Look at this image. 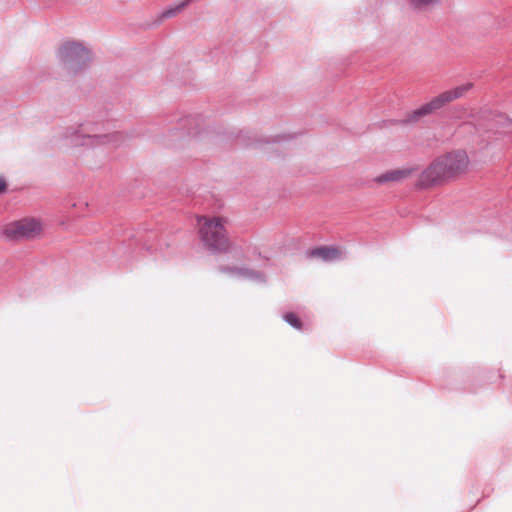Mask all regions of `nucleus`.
Listing matches in <instances>:
<instances>
[{
    "mask_svg": "<svg viewBox=\"0 0 512 512\" xmlns=\"http://www.w3.org/2000/svg\"><path fill=\"white\" fill-rule=\"evenodd\" d=\"M470 159L463 150H455L436 158L419 176L421 188L441 185L468 172Z\"/></svg>",
    "mask_w": 512,
    "mask_h": 512,
    "instance_id": "nucleus-1",
    "label": "nucleus"
},
{
    "mask_svg": "<svg viewBox=\"0 0 512 512\" xmlns=\"http://www.w3.org/2000/svg\"><path fill=\"white\" fill-rule=\"evenodd\" d=\"M226 224L227 220L222 217L199 216L197 226L204 246L214 251H226L229 248Z\"/></svg>",
    "mask_w": 512,
    "mask_h": 512,
    "instance_id": "nucleus-2",
    "label": "nucleus"
},
{
    "mask_svg": "<svg viewBox=\"0 0 512 512\" xmlns=\"http://www.w3.org/2000/svg\"><path fill=\"white\" fill-rule=\"evenodd\" d=\"M45 223L35 217H25L11 221L1 227V234L8 240H34L44 235Z\"/></svg>",
    "mask_w": 512,
    "mask_h": 512,
    "instance_id": "nucleus-3",
    "label": "nucleus"
},
{
    "mask_svg": "<svg viewBox=\"0 0 512 512\" xmlns=\"http://www.w3.org/2000/svg\"><path fill=\"white\" fill-rule=\"evenodd\" d=\"M471 88H472V84L466 83V84L457 86L453 89L447 90V91L439 94L438 96L434 97L429 102L422 105L420 108L415 110L413 114L415 117H422V116L429 115V114L441 109L448 103L463 97Z\"/></svg>",
    "mask_w": 512,
    "mask_h": 512,
    "instance_id": "nucleus-4",
    "label": "nucleus"
},
{
    "mask_svg": "<svg viewBox=\"0 0 512 512\" xmlns=\"http://www.w3.org/2000/svg\"><path fill=\"white\" fill-rule=\"evenodd\" d=\"M58 54L63 64L72 71L82 68L91 59L89 50L75 42L64 43Z\"/></svg>",
    "mask_w": 512,
    "mask_h": 512,
    "instance_id": "nucleus-5",
    "label": "nucleus"
},
{
    "mask_svg": "<svg viewBox=\"0 0 512 512\" xmlns=\"http://www.w3.org/2000/svg\"><path fill=\"white\" fill-rule=\"evenodd\" d=\"M413 168H398L394 170L387 171L376 178L378 183L385 182H401L412 176L414 173Z\"/></svg>",
    "mask_w": 512,
    "mask_h": 512,
    "instance_id": "nucleus-6",
    "label": "nucleus"
},
{
    "mask_svg": "<svg viewBox=\"0 0 512 512\" xmlns=\"http://www.w3.org/2000/svg\"><path fill=\"white\" fill-rule=\"evenodd\" d=\"M89 144H97V145H108L110 147H117L120 143L124 141V137L121 133L114 132L108 135L96 136L93 138H89Z\"/></svg>",
    "mask_w": 512,
    "mask_h": 512,
    "instance_id": "nucleus-7",
    "label": "nucleus"
},
{
    "mask_svg": "<svg viewBox=\"0 0 512 512\" xmlns=\"http://www.w3.org/2000/svg\"><path fill=\"white\" fill-rule=\"evenodd\" d=\"M309 256L313 258H321L324 261H331L340 257V251L334 247H317L309 252Z\"/></svg>",
    "mask_w": 512,
    "mask_h": 512,
    "instance_id": "nucleus-8",
    "label": "nucleus"
},
{
    "mask_svg": "<svg viewBox=\"0 0 512 512\" xmlns=\"http://www.w3.org/2000/svg\"><path fill=\"white\" fill-rule=\"evenodd\" d=\"M193 0H184L180 4L176 5L173 8H170L163 12V17L170 18L175 16L177 13L182 11L189 3H191Z\"/></svg>",
    "mask_w": 512,
    "mask_h": 512,
    "instance_id": "nucleus-9",
    "label": "nucleus"
},
{
    "mask_svg": "<svg viewBox=\"0 0 512 512\" xmlns=\"http://www.w3.org/2000/svg\"><path fill=\"white\" fill-rule=\"evenodd\" d=\"M284 319L294 328L300 329L301 328V321L294 313H287L284 316Z\"/></svg>",
    "mask_w": 512,
    "mask_h": 512,
    "instance_id": "nucleus-10",
    "label": "nucleus"
},
{
    "mask_svg": "<svg viewBox=\"0 0 512 512\" xmlns=\"http://www.w3.org/2000/svg\"><path fill=\"white\" fill-rule=\"evenodd\" d=\"M413 5L416 7H424L433 5L438 2V0H410Z\"/></svg>",
    "mask_w": 512,
    "mask_h": 512,
    "instance_id": "nucleus-11",
    "label": "nucleus"
},
{
    "mask_svg": "<svg viewBox=\"0 0 512 512\" xmlns=\"http://www.w3.org/2000/svg\"><path fill=\"white\" fill-rule=\"evenodd\" d=\"M7 182L4 177L0 176V194L6 192Z\"/></svg>",
    "mask_w": 512,
    "mask_h": 512,
    "instance_id": "nucleus-12",
    "label": "nucleus"
}]
</instances>
